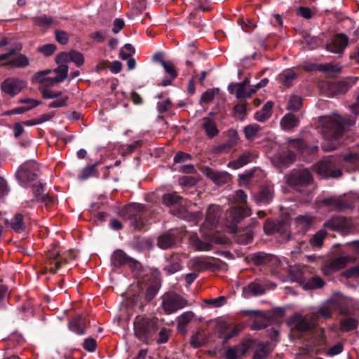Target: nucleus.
<instances>
[{
  "instance_id": "f257e3e1",
  "label": "nucleus",
  "mask_w": 359,
  "mask_h": 359,
  "mask_svg": "<svg viewBox=\"0 0 359 359\" xmlns=\"http://www.w3.org/2000/svg\"><path fill=\"white\" fill-rule=\"evenodd\" d=\"M227 200L230 205L226 211V233L233 234L234 240L242 245L252 242L253 231L249 227L239 228L238 224L252 214L251 208L247 203V195L241 189L229 194Z\"/></svg>"
},
{
  "instance_id": "f03ea898",
  "label": "nucleus",
  "mask_w": 359,
  "mask_h": 359,
  "mask_svg": "<svg viewBox=\"0 0 359 359\" xmlns=\"http://www.w3.org/2000/svg\"><path fill=\"white\" fill-rule=\"evenodd\" d=\"M162 203L170 208V212L180 219L198 222L202 218V212H190L185 209L187 201L176 192L166 193L162 196Z\"/></svg>"
},
{
  "instance_id": "7ed1b4c3",
  "label": "nucleus",
  "mask_w": 359,
  "mask_h": 359,
  "mask_svg": "<svg viewBox=\"0 0 359 359\" xmlns=\"http://www.w3.org/2000/svg\"><path fill=\"white\" fill-rule=\"evenodd\" d=\"M133 326L135 337L143 344L148 345L154 340L158 330V319L137 316L134 320Z\"/></svg>"
},
{
  "instance_id": "20e7f679",
  "label": "nucleus",
  "mask_w": 359,
  "mask_h": 359,
  "mask_svg": "<svg viewBox=\"0 0 359 359\" xmlns=\"http://www.w3.org/2000/svg\"><path fill=\"white\" fill-rule=\"evenodd\" d=\"M201 236L196 233H191L189 241L191 245L198 251H208L211 250L212 245L222 244L224 239L222 236L215 233L214 231H208L207 229L201 226L199 231Z\"/></svg>"
},
{
  "instance_id": "39448f33",
  "label": "nucleus",
  "mask_w": 359,
  "mask_h": 359,
  "mask_svg": "<svg viewBox=\"0 0 359 359\" xmlns=\"http://www.w3.org/2000/svg\"><path fill=\"white\" fill-rule=\"evenodd\" d=\"M39 165L33 161L22 164L15 173V177L21 186L29 187L39 177Z\"/></svg>"
},
{
  "instance_id": "423d86ee",
  "label": "nucleus",
  "mask_w": 359,
  "mask_h": 359,
  "mask_svg": "<svg viewBox=\"0 0 359 359\" xmlns=\"http://www.w3.org/2000/svg\"><path fill=\"white\" fill-rule=\"evenodd\" d=\"M347 122L341 116L337 118H329L323 124V133L325 138L328 140L338 139L342 136L344 131V124Z\"/></svg>"
},
{
  "instance_id": "0eeeda50",
  "label": "nucleus",
  "mask_w": 359,
  "mask_h": 359,
  "mask_svg": "<svg viewBox=\"0 0 359 359\" xmlns=\"http://www.w3.org/2000/svg\"><path fill=\"white\" fill-rule=\"evenodd\" d=\"M144 210V205L133 203L126 205L121 210V215L131 221L135 229H140L143 226L142 215Z\"/></svg>"
},
{
  "instance_id": "6e6552de",
  "label": "nucleus",
  "mask_w": 359,
  "mask_h": 359,
  "mask_svg": "<svg viewBox=\"0 0 359 359\" xmlns=\"http://www.w3.org/2000/svg\"><path fill=\"white\" fill-rule=\"evenodd\" d=\"M264 231L268 235L278 233L283 241L290 238V224L283 220L266 219L264 224Z\"/></svg>"
},
{
  "instance_id": "1a4fd4ad",
  "label": "nucleus",
  "mask_w": 359,
  "mask_h": 359,
  "mask_svg": "<svg viewBox=\"0 0 359 359\" xmlns=\"http://www.w3.org/2000/svg\"><path fill=\"white\" fill-rule=\"evenodd\" d=\"M187 301L175 292L165 293L162 297V307L167 314H170L184 308Z\"/></svg>"
},
{
  "instance_id": "9d476101",
  "label": "nucleus",
  "mask_w": 359,
  "mask_h": 359,
  "mask_svg": "<svg viewBox=\"0 0 359 359\" xmlns=\"http://www.w3.org/2000/svg\"><path fill=\"white\" fill-rule=\"evenodd\" d=\"M309 272V269L306 266H304L298 274L297 281L302 286L304 290L319 289L325 285V282L319 276H311V277H307L306 274Z\"/></svg>"
},
{
  "instance_id": "9b49d317",
  "label": "nucleus",
  "mask_w": 359,
  "mask_h": 359,
  "mask_svg": "<svg viewBox=\"0 0 359 359\" xmlns=\"http://www.w3.org/2000/svg\"><path fill=\"white\" fill-rule=\"evenodd\" d=\"M222 213V209L215 205H211L208 207L205 222L202 224V227L207 229L208 231H214L217 234L219 230V221Z\"/></svg>"
},
{
  "instance_id": "f8f14e48",
  "label": "nucleus",
  "mask_w": 359,
  "mask_h": 359,
  "mask_svg": "<svg viewBox=\"0 0 359 359\" xmlns=\"http://www.w3.org/2000/svg\"><path fill=\"white\" fill-rule=\"evenodd\" d=\"M287 325L292 330L305 332L315 326L313 319H308L299 313H294L287 320Z\"/></svg>"
},
{
  "instance_id": "ddd939ff",
  "label": "nucleus",
  "mask_w": 359,
  "mask_h": 359,
  "mask_svg": "<svg viewBox=\"0 0 359 359\" xmlns=\"http://www.w3.org/2000/svg\"><path fill=\"white\" fill-rule=\"evenodd\" d=\"M313 180L311 172L307 170H299L292 173L287 179V184L297 191L308 186Z\"/></svg>"
},
{
  "instance_id": "4468645a",
  "label": "nucleus",
  "mask_w": 359,
  "mask_h": 359,
  "mask_svg": "<svg viewBox=\"0 0 359 359\" xmlns=\"http://www.w3.org/2000/svg\"><path fill=\"white\" fill-rule=\"evenodd\" d=\"M27 86V82L15 78H7L1 83V90L11 97H14Z\"/></svg>"
},
{
  "instance_id": "2eb2a0df",
  "label": "nucleus",
  "mask_w": 359,
  "mask_h": 359,
  "mask_svg": "<svg viewBox=\"0 0 359 359\" xmlns=\"http://www.w3.org/2000/svg\"><path fill=\"white\" fill-rule=\"evenodd\" d=\"M317 172L324 177H338L341 175L331 158L320 161L317 165Z\"/></svg>"
},
{
  "instance_id": "dca6fc26",
  "label": "nucleus",
  "mask_w": 359,
  "mask_h": 359,
  "mask_svg": "<svg viewBox=\"0 0 359 359\" xmlns=\"http://www.w3.org/2000/svg\"><path fill=\"white\" fill-rule=\"evenodd\" d=\"M243 313L253 319L251 329L259 330L267 327L270 317L267 316L263 311L259 310H246Z\"/></svg>"
},
{
  "instance_id": "f3484780",
  "label": "nucleus",
  "mask_w": 359,
  "mask_h": 359,
  "mask_svg": "<svg viewBox=\"0 0 359 359\" xmlns=\"http://www.w3.org/2000/svg\"><path fill=\"white\" fill-rule=\"evenodd\" d=\"M111 262L116 267L128 264L131 269H136L139 262L128 256L123 250H116L111 256Z\"/></svg>"
},
{
  "instance_id": "a211bd4d",
  "label": "nucleus",
  "mask_w": 359,
  "mask_h": 359,
  "mask_svg": "<svg viewBox=\"0 0 359 359\" xmlns=\"http://www.w3.org/2000/svg\"><path fill=\"white\" fill-rule=\"evenodd\" d=\"M29 187L32 188L34 198L31 199V202H41L48 205L54 202V198L49 196L48 194H44L45 184L38 182L32 184Z\"/></svg>"
},
{
  "instance_id": "6ab92c4d",
  "label": "nucleus",
  "mask_w": 359,
  "mask_h": 359,
  "mask_svg": "<svg viewBox=\"0 0 359 359\" xmlns=\"http://www.w3.org/2000/svg\"><path fill=\"white\" fill-rule=\"evenodd\" d=\"M247 259L257 266L273 264L277 262L276 256L264 252L251 253L247 256Z\"/></svg>"
},
{
  "instance_id": "aec40b11",
  "label": "nucleus",
  "mask_w": 359,
  "mask_h": 359,
  "mask_svg": "<svg viewBox=\"0 0 359 359\" xmlns=\"http://www.w3.org/2000/svg\"><path fill=\"white\" fill-rule=\"evenodd\" d=\"M289 149L294 151L300 155H306L315 153L318 150L317 147H309L302 139H291L288 141Z\"/></svg>"
},
{
  "instance_id": "412c9836",
  "label": "nucleus",
  "mask_w": 359,
  "mask_h": 359,
  "mask_svg": "<svg viewBox=\"0 0 359 359\" xmlns=\"http://www.w3.org/2000/svg\"><path fill=\"white\" fill-rule=\"evenodd\" d=\"M322 203L337 211H343L346 209L351 208L353 206V203L351 201L342 197L326 198L322 201Z\"/></svg>"
},
{
  "instance_id": "4be33fe9",
  "label": "nucleus",
  "mask_w": 359,
  "mask_h": 359,
  "mask_svg": "<svg viewBox=\"0 0 359 359\" xmlns=\"http://www.w3.org/2000/svg\"><path fill=\"white\" fill-rule=\"evenodd\" d=\"M348 43V39L344 34H337L335 38L326 45L327 50L334 53H342Z\"/></svg>"
},
{
  "instance_id": "5701e85b",
  "label": "nucleus",
  "mask_w": 359,
  "mask_h": 359,
  "mask_svg": "<svg viewBox=\"0 0 359 359\" xmlns=\"http://www.w3.org/2000/svg\"><path fill=\"white\" fill-rule=\"evenodd\" d=\"M273 198V186L272 184H264L260 187L259 191L255 196L257 203L267 205L269 204Z\"/></svg>"
},
{
  "instance_id": "b1692460",
  "label": "nucleus",
  "mask_w": 359,
  "mask_h": 359,
  "mask_svg": "<svg viewBox=\"0 0 359 359\" xmlns=\"http://www.w3.org/2000/svg\"><path fill=\"white\" fill-rule=\"evenodd\" d=\"M347 263L348 259L346 257H340L325 263L322 268V271L325 275H330L344 268Z\"/></svg>"
},
{
  "instance_id": "393cba45",
  "label": "nucleus",
  "mask_w": 359,
  "mask_h": 359,
  "mask_svg": "<svg viewBox=\"0 0 359 359\" xmlns=\"http://www.w3.org/2000/svg\"><path fill=\"white\" fill-rule=\"evenodd\" d=\"M177 237L170 231L161 234L157 238V245L163 250L171 249L176 245Z\"/></svg>"
},
{
  "instance_id": "a878e982",
  "label": "nucleus",
  "mask_w": 359,
  "mask_h": 359,
  "mask_svg": "<svg viewBox=\"0 0 359 359\" xmlns=\"http://www.w3.org/2000/svg\"><path fill=\"white\" fill-rule=\"evenodd\" d=\"M86 319L81 315H77L69 322V328L78 334H83L86 332Z\"/></svg>"
},
{
  "instance_id": "bb28decb",
  "label": "nucleus",
  "mask_w": 359,
  "mask_h": 359,
  "mask_svg": "<svg viewBox=\"0 0 359 359\" xmlns=\"http://www.w3.org/2000/svg\"><path fill=\"white\" fill-rule=\"evenodd\" d=\"M166 262L168 264L163 267V270L167 275L173 274L181 269L182 260L177 255H171L168 258H166Z\"/></svg>"
},
{
  "instance_id": "cd10ccee",
  "label": "nucleus",
  "mask_w": 359,
  "mask_h": 359,
  "mask_svg": "<svg viewBox=\"0 0 359 359\" xmlns=\"http://www.w3.org/2000/svg\"><path fill=\"white\" fill-rule=\"evenodd\" d=\"M354 83L355 81L348 80L340 81L330 83L329 88L332 92V95L344 94L349 90Z\"/></svg>"
},
{
  "instance_id": "c85d7f7f",
  "label": "nucleus",
  "mask_w": 359,
  "mask_h": 359,
  "mask_svg": "<svg viewBox=\"0 0 359 359\" xmlns=\"http://www.w3.org/2000/svg\"><path fill=\"white\" fill-rule=\"evenodd\" d=\"M324 226L333 231L345 230L348 228L347 221L343 217H334L324 224Z\"/></svg>"
},
{
  "instance_id": "c756f323",
  "label": "nucleus",
  "mask_w": 359,
  "mask_h": 359,
  "mask_svg": "<svg viewBox=\"0 0 359 359\" xmlns=\"http://www.w3.org/2000/svg\"><path fill=\"white\" fill-rule=\"evenodd\" d=\"M299 124V119L293 114H286L280 120L281 128L287 131L293 130Z\"/></svg>"
},
{
  "instance_id": "7c9ffc66",
  "label": "nucleus",
  "mask_w": 359,
  "mask_h": 359,
  "mask_svg": "<svg viewBox=\"0 0 359 359\" xmlns=\"http://www.w3.org/2000/svg\"><path fill=\"white\" fill-rule=\"evenodd\" d=\"M201 172L210 178L217 185H222L224 182V172H219L214 169L203 166L201 168Z\"/></svg>"
},
{
  "instance_id": "2f4dec72",
  "label": "nucleus",
  "mask_w": 359,
  "mask_h": 359,
  "mask_svg": "<svg viewBox=\"0 0 359 359\" xmlns=\"http://www.w3.org/2000/svg\"><path fill=\"white\" fill-rule=\"evenodd\" d=\"M201 127L205 130L207 136L212 138L218 134L219 130L217 125L211 117H204L201 119Z\"/></svg>"
},
{
  "instance_id": "473e14b6",
  "label": "nucleus",
  "mask_w": 359,
  "mask_h": 359,
  "mask_svg": "<svg viewBox=\"0 0 359 359\" xmlns=\"http://www.w3.org/2000/svg\"><path fill=\"white\" fill-rule=\"evenodd\" d=\"M251 161V154L248 152H243L236 158L231 160L228 163V167L234 170L242 168Z\"/></svg>"
},
{
  "instance_id": "72a5a7b5",
  "label": "nucleus",
  "mask_w": 359,
  "mask_h": 359,
  "mask_svg": "<svg viewBox=\"0 0 359 359\" xmlns=\"http://www.w3.org/2000/svg\"><path fill=\"white\" fill-rule=\"evenodd\" d=\"M265 289L258 283L252 282L248 287L243 288V296L250 298L252 296L262 295L264 294Z\"/></svg>"
},
{
  "instance_id": "f704fd0d",
  "label": "nucleus",
  "mask_w": 359,
  "mask_h": 359,
  "mask_svg": "<svg viewBox=\"0 0 359 359\" xmlns=\"http://www.w3.org/2000/svg\"><path fill=\"white\" fill-rule=\"evenodd\" d=\"M273 106V104L271 101L267 102L261 110L255 114V119L259 122H264L268 120L271 116Z\"/></svg>"
},
{
  "instance_id": "c9c22d12",
  "label": "nucleus",
  "mask_w": 359,
  "mask_h": 359,
  "mask_svg": "<svg viewBox=\"0 0 359 359\" xmlns=\"http://www.w3.org/2000/svg\"><path fill=\"white\" fill-rule=\"evenodd\" d=\"M206 341L207 339L204 331L198 330L191 336L189 344L192 348H198L204 346Z\"/></svg>"
},
{
  "instance_id": "e433bc0d",
  "label": "nucleus",
  "mask_w": 359,
  "mask_h": 359,
  "mask_svg": "<svg viewBox=\"0 0 359 359\" xmlns=\"http://www.w3.org/2000/svg\"><path fill=\"white\" fill-rule=\"evenodd\" d=\"M210 325L212 327L215 334H218L221 338L222 345H224V320L222 318H217L210 321Z\"/></svg>"
},
{
  "instance_id": "4c0bfd02",
  "label": "nucleus",
  "mask_w": 359,
  "mask_h": 359,
  "mask_svg": "<svg viewBox=\"0 0 359 359\" xmlns=\"http://www.w3.org/2000/svg\"><path fill=\"white\" fill-rule=\"evenodd\" d=\"M161 287V283L158 280H154L147 287L144 295V299L147 302H151L157 292H158Z\"/></svg>"
},
{
  "instance_id": "58836bf2",
  "label": "nucleus",
  "mask_w": 359,
  "mask_h": 359,
  "mask_svg": "<svg viewBox=\"0 0 359 359\" xmlns=\"http://www.w3.org/2000/svg\"><path fill=\"white\" fill-rule=\"evenodd\" d=\"M29 64L28 57L25 55L20 54L16 57L6 62L4 65L16 68H24L27 67Z\"/></svg>"
},
{
  "instance_id": "ea45409f",
  "label": "nucleus",
  "mask_w": 359,
  "mask_h": 359,
  "mask_svg": "<svg viewBox=\"0 0 359 359\" xmlns=\"http://www.w3.org/2000/svg\"><path fill=\"white\" fill-rule=\"evenodd\" d=\"M33 22L35 25L41 27H50L53 25H57L59 22L53 20L51 17H48L46 15L33 18Z\"/></svg>"
},
{
  "instance_id": "a19ab883",
  "label": "nucleus",
  "mask_w": 359,
  "mask_h": 359,
  "mask_svg": "<svg viewBox=\"0 0 359 359\" xmlns=\"http://www.w3.org/2000/svg\"><path fill=\"white\" fill-rule=\"evenodd\" d=\"M358 320L354 318H345L340 320L339 328L342 332H350L358 327Z\"/></svg>"
},
{
  "instance_id": "79ce46f5",
  "label": "nucleus",
  "mask_w": 359,
  "mask_h": 359,
  "mask_svg": "<svg viewBox=\"0 0 359 359\" xmlns=\"http://www.w3.org/2000/svg\"><path fill=\"white\" fill-rule=\"evenodd\" d=\"M229 93L234 94L237 99H243L248 97V91L246 88L239 86L235 83H231L228 86Z\"/></svg>"
},
{
  "instance_id": "37998d69",
  "label": "nucleus",
  "mask_w": 359,
  "mask_h": 359,
  "mask_svg": "<svg viewBox=\"0 0 359 359\" xmlns=\"http://www.w3.org/2000/svg\"><path fill=\"white\" fill-rule=\"evenodd\" d=\"M297 77L296 74L292 69H287L283 71L279 75L280 82L286 87H290L292 85L293 80Z\"/></svg>"
},
{
  "instance_id": "c03bdc74",
  "label": "nucleus",
  "mask_w": 359,
  "mask_h": 359,
  "mask_svg": "<svg viewBox=\"0 0 359 359\" xmlns=\"http://www.w3.org/2000/svg\"><path fill=\"white\" fill-rule=\"evenodd\" d=\"M10 226L17 233L23 231L25 229L23 215L21 213L15 214L13 219L10 222Z\"/></svg>"
},
{
  "instance_id": "a18cd8bd",
  "label": "nucleus",
  "mask_w": 359,
  "mask_h": 359,
  "mask_svg": "<svg viewBox=\"0 0 359 359\" xmlns=\"http://www.w3.org/2000/svg\"><path fill=\"white\" fill-rule=\"evenodd\" d=\"M60 257V253L55 250H50L47 254V257L50 261V264H54L55 268H50V271L55 273L57 270L61 267V261L57 260Z\"/></svg>"
},
{
  "instance_id": "49530a36",
  "label": "nucleus",
  "mask_w": 359,
  "mask_h": 359,
  "mask_svg": "<svg viewBox=\"0 0 359 359\" xmlns=\"http://www.w3.org/2000/svg\"><path fill=\"white\" fill-rule=\"evenodd\" d=\"M260 130L261 127L259 125L254 123L246 126L243 128V132L245 138L250 140L257 137V133L260 131Z\"/></svg>"
},
{
  "instance_id": "de8ad7c7",
  "label": "nucleus",
  "mask_w": 359,
  "mask_h": 359,
  "mask_svg": "<svg viewBox=\"0 0 359 359\" xmlns=\"http://www.w3.org/2000/svg\"><path fill=\"white\" fill-rule=\"evenodd\" d=\"M239 140L238 132L234 129H229L226 133V149L236 145Z\"/></svg>"
},
{
  "instance_id": "09e8293b",
  "label": "nucleus",
  "mask_w": 359,
  "mask_h": 359,
  "mask_svg": "<svg viewBox=\"0 0 359 359\" xmlns=\"http://www.w3.org/2000/svg\"><path fill=\"white\" fill-rule=\"evenodd\" d=\"M302 106V99L297 95L290 96L287 102V109L293 111H298Z\"/></svg>"
},
{
  "instance_id": "8fccbe9b",
  "label": "nucleus",
  "mask_w": 359,
  "mask_h": 359,
  "mask_svg": "<svg viewBox=\"0 0 359 359\" xmlns=\"http://www.w3.org/2000/svg\"><path fill=\"white\" fill-rule=\"evenodd\" d=\"M68 66L64 64L60 65L54 69L53 72L57 74L55 81L62 82L68 76Z\"/></svg>"
},
{
  "instance_id": "3c124183",
  "label": "nucleus",
  "mask_w": 359,
  "mask_h": 359,
  "mask_svg": "<svg viewBox=\"0 0 359 359\" xmlns=\"http://www.w3.org/2000/svg\"><path fill=\"white\" fill-rule=\"evenodd\" d=\"M318 71L332 75L340 72L341 68L337 65H332V63L320 64L318 67Z\"/></svg>"
},
{
  "instance_id": "603ef678",
  "label": "nucleus",
  "mask_w": 359,
  "mask_h": 359,
  "mask_svg": "<svg viewBox=\"0 0 359 359\" xmlns=\"http://www.w3.org/2000/svg\"><path fill=\"white\" fill-rule=\"evenodd\" d=\"M327 233L323 230L318 231L313 237L310 239V243L313 247L320 248L323 243L324 238Z\"/></svg>"
},
{
  "instance_id": "864d4df0",
  "label": "nucleus",
  "mask_w": 359,
  "mask_h": 359,
  "mask_svg": "<svg viewBox=\"0 0 359 359\" xmlns=\"http://www.w3.org/2000/svg\"><path fill=\"white\" fill-rule=\"evenodd\" d=\"M233 109L234 116L241 120L245 118L248 110L246 104L242 101L236 104Z\"/></svg>"
},
{
  "instance_id": "5fc2aeb1",
  "label": "nucleus",
  "mask_w": 359,
  "mask_h": 359,
  "mask_svg": "<svg viewBox=\"0 0 359 359\" xmlns=\"http://www.w3.org/2000/svg\"><path fill=\"white\" fill-rule=\"evenodd\" d=\"M193 266L198 271H202L211 269L212 264L205 259L196 258L193 261Z\"/></svg>"
},
{
  "instance_id": "6e6d98bb",
  "label": "nucleus",
  "mask_w": 359,
  "mask_h": 359,
  "mask_svg": "<svg viewBox=\"0 0 359 359\" xmlns=\"http://www.w3.org/2000/svg\"><path fill=\"white\" fill-rule=\"evenodd\" d=\"M312 221V217L309 215H299L296 218L297 225L301 226V229L304 231L310 227Z\"/></svg>"
},
{
  "instance_id": "4d7b16f0",
  "label": "nucleus",
  "mask_w": 359,
  "mask_h": 359,
  "mask_svg": "<svg viewBox=\"0 0 359 359\" xmlns=\"http://www.w3.org/2000/svg\"><path fill=\"white\" fill-rule=\"evenodd\" d=\"M245 351V349L243 348H229L226 350V359H238V355H244Z\"/></svg>"
},
{
  "instance_id": "13d9d810",
  "label": "nucleus",
  "mask_w": 359,
  "mask_h": 359,
  "mask_svg": "<svg viewBox=\"0 0 359 359\" xmlns=\"http://www.w3.org/2000/svg\"><path fill=\"white\" fill-rule=\"evenodd\" d=\"M238 22L243 30L246 32H251L256 27V25L254 21L250 18H239Z\"/></svg>"
},
{
  "instance_id": "bf43d9fd",
  "label": "nucleus",
  "mask_w": 359,
  "mask_h": 359,
  "mask_svg": "<svg viewBox=\"0 0 359 359\" xmlns=\"http://www.w3.org/2000/svg\"><path fill=\"white\" fill-rule=\"evenodd\" d=\"M57 46L53 43H48L41 46H39L37 48L38 52L43 54L45 56L48 57L53 54V53L56 50Z\"/></svg>"
},
{
  "instance_id": "052dcab7",
  "label": "nucleus",
  "mask_w": 359,
  "mask_h": 359,
  "mask_svg": "<svg viewBox=\"0 0 359 359\" xmlns=\"http://www.w3.org/2000/svg\"><path fill=\"white\" fill-rule=\"evenodd\" d=\"M242 330V326L240 325H236L232 327L227 326V323H226V341L229 339L233 338L236 336Z\"/></svg>"
},
{
  "instance_id": "680f3d73",
  "label": "nucleus",
  "mask_w": 359,
  "mask_h": 359,
  "mask_svg": "<svg viewBox=\"0 0 359 359\" xmlns=\"http://www.w3.org/2000/svg\"><path fill=\"white\" fill-rule=\"evenodd\" d=\"M71 62L75 63L77 67H81L84 63V56L83 55L76 50H71Z\"/></svg>"
},
{
  "instance_id": "e2e57ef3",
  "label": "nucleus",
  "mask_w": 359,
  "mask_h": 359,
  "mask_svg": "<svg viewBox=\"0 0 359 359\" xmlns=\"http://www.w3.org/2000/svg\"><path fill=\"white\" fill-rule=\"evenodd\" d=\"M162 66L165 69V72L169 75L170 77L172 79H175L177 76V72L176 71L175 67L172 62H163Z\"/></svg>"
},
{
  "instance_id": "0e129e2a",
  "label": "nucleus",
  "mask_w": 359,
  "mask_h": 359,
  "mask_svg": "<svg viewBox=\"0 0 359 359\" xmlns=\"http://www.w3.org/2000/svg\"><path fill=\"white\" fill-rule=\"evenodd\" d=\"M203 302L213 308L221 307L224 304V296H220L215 299H204Z\"/></svg>"
},
{
  "instance_id": "69168bd1",
  "label": "nucleus",
  "mask_w": 359,
  "mask_h": 359,
  "mask_svg": "<svg viewBox=\"0 0 359 359\" xmlns=\"http://www.w3.org/2000/svg\"><path fill=\"white\" fill-rule=\"evenodd\" d=\"M55 35L56 41L62 44L66 45L69 41V36L68 34L64 30L56 29L55 30Z\"/></svg>"
},
{
  "instance_id": "338daca9",
  "label": "nucleus",
  "mask_w": 359,
  "mask_h": 359,
  "mask_svg": "<svg viewBox=\"0 0 359 359\" xmlns=\"http://www.w3.org/2000/svg\"><path fill=\"white\" fill-rule=\"evenodd\" d=\"M332 312L329 307H322L318 310V311L313 314V318H312L314 321L316 318L319 317H323L324 318H330L332 317Z\"/></svg>"
},
{
  "instance_id": "774afa93",
  "label": "nucleus",
  "mask_w": 359,
  "mask_h": 359,
  "mask_svg": "<svg viewBox=\"0 0 359 359\" xmlns=\"http://www.w3.org/2000/svg\"><path fill=\"white\" fill-rule=\"evenodd\" d=\"M296 156L297 154L294 151L288 149L282 154V162L285 164L292 163L296 159Z\"/></svg>"
}]
</instances>
